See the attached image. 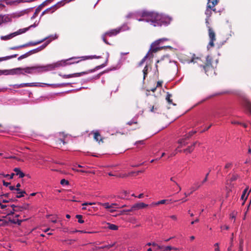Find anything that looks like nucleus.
Here are the masks:
<instances>
[{
  "instance_id": "nucleus-61",
  "label": "nucleus",
  "mask_w": 251,
  "mask_h": 251,
  "mask_svg": "<svg viewBox=\"0 0 251 251\" xmlns=\"http://www.w3.org/2000/svg\"><path fill=\"white\" fill-rule=\"evenodd\" d=\"M7 72L5 71V70H0V75H5V74Z\"/></svg>"
},
{
  "instance_id": "nucleus-58",
  "label": "nucleus",
  "mask_w": 251,
  "mask_h": 251,
  "mask_svg": "<svg viewBox=\"0 0 251 251\" xmlns=\"http://www.w3.org/2000/svg\"><path fill=\"white\" fill-rule=\"evenodd\" d=\"M95 203L94 202H85V203H84L82 204V205L83 206H84V205H93V204H95Z\"/></svg>"
},
{
  "instance_id": "nucleus-21",
  "label": "nucleus",
  "mask_w": 251,
  "mask_h": 251,
  "mask_svg": "<svg viewBox=\"0 0 251 251\" xmlns=\"http://www.w3.org/2000/svg\"><path fill=\"white\" fill-rule=\"evenodd\" d=\"M80 60H85L87 59H99L100 58V56L95 55H90V56H83L80 57Z\"/></svg>"
},
{
  "instance_id": "nucleus-40",
  "label": "nucleus",
  "mask_w": 251,
  "mask_h": 251,
  "mask_svg": "<svg viewBox=\"0 0 251 251\" xmlns=\"http://www.w3.org/2000/svg\"><path fill=\"white\" fill-rule=\"evenodd\" d=\"M25 194H26L25 191H22L21 192H18L16 197L17 198H21L24 196Z\"/></svg>"
},
{
  "instance_id": "nucleus-4",
  "label": "nucleus",
  "mask_w": 251,
  "mask_h": 251,
  "mask_svg": "<svg viewBox=\"0 0 251 251\" xmlns=\"http://www.w3.org/2000/svg\"><path fill=\"white\" fill-rule=\"evenodd\" d=\"M108 57H109V53L108 52H107L106 53V58H105V61L104 63H103V64H102L100 65L97 66L95 69H94L93 70H89L88 72H81V73H78V74H74V75H63V77L65 78H70V77H72L74 76V75H75V76H80V75H83V74H88L89 73H92V72L95 71L97 70H99V69H100V68H102L105 67L106 65V64L107 63V62L108 61Z\"/></svg>"
},
{
  "instance_id": "nucleus-23",
  "label": "nucleus",
  "mask_w": 251,
  "mask_h": 251,
  "mask_svg": "<svg viewBox=\"0 0 251 251\" xmlns=\"http://www.w3.org/2000/svg\"><path fill=\"white\" fill-rule=\"evenodd\" d=\"M14 34H15L14 33H12L7 35L1 36L0 39L1 40H4V41L10 40V39H12V38H13L14 37H15Z\"/></svg>"
},
{
  "instance_id": "nucleus-10",
  "label": "nucleus",
  "mask_w": 251,
  "mask_h": 251,
  "mask_svg": "<svg viewBox=\"0 0 251 251\" xmlns=\"http://www.w3.org/2000/svg\"><path fill=\"white\" fill-rule=\"evenodd\" d=\"M171 62V60L170 58V56L168 55H164L160 60H158L156 62V64L155 65V68L156 69V71L157 72V73L158 74V65L157 63H162L163 65L167 64Z\"/></svg>"
},
{
  "instance_id": "nucleus-47",
  "label": "nucleus",
  "mask_w": 251,
  "mask_h": 251,
  "mask_svg": "<svg viewBox=\"0 0 251 251\" xmlns=\"http://www.w3.org/2000/svg\"><path fill=\"white\" fill-rule=\"evenodd\" d=\"M105 36H106L105 35V33L104 34H103L102 36V40L107 45H110V44L108 43V42L107 41V40L106 39V38H105Z\"/></svg>"
},
{
  "instance_id": "nucleus-53",
  "label": "nucleus",
  "mask_w": 251,
  "mask_h": 251,
  "mask_svg": "<svg viewBox=\"0 0 251 251\" xmlns=\"http://www.w3.org/2000/svg\"><path fill=\"white\" fill-rule=\"evenodd\" d=\"M162 83H163L162 81H158L157 82V85H156V87H162Z\"/></svg>"
},
{
  "instance_id": "nucleus-59",
  "label": "nucleus",
  "mask_w": 251,
  "mask_h": 251,
  "mask_svg": "<svg viewBox=\"0 0 251 251\" xmlns=\"http://www.w3.org/2000/svg\"><path fill=\"white\" fill-rule=\"evenodd\" d=\"M10 182H6L5 180H3V185L6 187L10 185Z\"/></svg>"
},
{
  "instance_id": "nucleus-56",
  "label": "nucleus",
  "mask_w": 251,
  "mask_h": 251,
  "mask_svg": "<svg viewBox=\"0 0 251 251\" xmlns=\"http://www.w3.org/2000/svg\"><path fill=\"white\" fill-rule=\"evenodd\" d=\"M72 169L74 170V171H75L76 172H81V173H85L86 172L84 170H79V169H75V168H73Z\"/></svg>"
},
{
  "instance_id": "nucleus-26",
  "label": "nucleus",
  "mask_w": 251,
  "mask_h": 251,
  "mask_svg": "<svg viewBox=\"0 0 251 251\" xmlns=\"http://www.w3.org/2000/svg\"><path fill=\"white\" fill-rule=\"evenodd\" d=\"M177 250L176 248L173 247L171 246H163L162 251H170L171 250Z\"/></svg>"
},
{
  "instance_id": "nucleus-62",
  "label": "nucleus",
  "mask_w": 251,
  "mask_h": 251,
  "mask_svg": "<svg viewBox=\"0 0 251 251\" xmlns=\"http://www.w3.org/2000/svg\"><path fill=\"white\" fill-rule=\"evenodd\" d=\"M156 247H157V250H160L161 251H162V249H163V246L162 245H157Z\"/></svg>"
},
{
  "instance_id": "nucleus-46",
  "label": "nucleus",
  "mask_w": 251,
  "mask_h": 251,
  "mask_svg": "<svg viewBox=\"0 0 251 251\" xmlns=\"http://www.w3.org/2000/svg\"><path fill=\"white\" fill-rule=\"evenodd\" d=\"M210 170L209 171V172L206 175L204 179L203 180V181L201 182V184H203L204 182H205L207 180L208 176L209 175V172H210Z\"/></svg>"
},
{
  "instance_id": "nucleus-15",
  "label": "nucleus",
  "mask_w": 251,
  "mask_h": 251,
  "mask_svg": "<svg viewBox=\"0 0 251 251\" xmlns=\"http://www.w3.org/2000/svg\"><path fill=\"white\" fill-rule=\"evenodd\" d=\"M34 67H28L25 68H22V70L24 71V73H20V74H22L23 75H25V73L33 74H34Z\"/></svg>"
},
{
  "instance_id": "nucleus-52",
  "label": "nucleus",
  "mask_w": 251,
  "mask_h": 251,
  "mask_svg": "<svg viewBox=\"0 0 251 251\" xmlns=\"http://www.w3.org/2000/svg\"><path fill=\"white\" fill-rule=\"evenodd\" d=\"M232 164L231 163H227L225 166V169L229 168L232 166Z\"/></svg>"
},
{
  "instance_id": "nucleus-19",
  "label": "nucleus",
  "mask_w": 251,
  "mask_h": 251,
  "mask_svg": "<svg viewBox=\"0 0 251 251\" xmlns=\"http://www.w3.org/2000/svg\"><path fill=\"white\" fill-rule=\"evenodd\" d=\"M22 68H17L11 70H5V71L7 72L5 74V75H14L15 74H17L16 71L18 70H22Z\"/></svg>"
},
{
  "instance_id": "nucleus-8",
  "label": "nucleus",
  "mask_w": 251,
  "mask_h": 251,
  "mask_svg": "<svg viewBox=\"0 0 251 251\" xmlns=\"http://www.w3.org/2000/svg\"><path fill=\"white\" fill-rule=\"evenodd\" d=\"M46 38H44L41 40L37 41V42H29L28 43L25 44V45H21L19 46L11 47V48H10V50H17L20 48H24V47L29 46H35V45H38L39 44H41L43 41H44L46 40Z\"/></svg>"
},
{
  "instance_id": "nucleus-48",
  "label": "nucleus",
  "mask_w": 251,
  "mask_h": 251,
  "mask_svg": "<svg viewBox=\"0 0 251 251\" xmlns=\"http://www.w3.org/2000/svg\"><path fill=\"white\" fill-rule=\"evenodd\" d=\"M61 143H62L64 145L66 144V142L64 141V140L61 139H59L56 141L57 145H60Z\"/></svg>"
},
{
  "instance_id": "nucleus-7",
  "label": "nucleus",
  "mask_w": 251,
  "mask_h": 251,
  "mask_svg": "<svg viewBox=\"0 0 251 251\" xmlns=\"http://www.w3.org/2000/svg\"><path fill=\"white\" fill-rule=\"evenodd\" d=\"M208 28V36L210 39L209 42L207 45V49L209 50L214 46V42L216 41V34L214 31L210 27Z\"/></svg>"
},
{
  "instance_id": "nucleus-1",
  "label": "nucleus",
  "mask_w": 251,
  "mask_h": 251,
  "mask_svg": "<svg viewBox=\"0 0 251 251\" xmlns=\"http://www.w3.org/2000/svg\"><path fill=\"white\" fill-rule=\"evenodd\" d=\"M141 15L143 17V20L151 23L154 26H161L164 22L162 15L156 12L145 11Z\"/></svg>"
},
{
  "instance_id": "nucleus-29",
  "label": "nucleus",
  "mask_w": 251,
  "mask_h": 251,
  "mask_svg": "<svg viewBox=\"0 0 251 251\" xmlns=\"http://www.w3.org/2000/svg\"><path fill=\"white\" fill-rule=\"evenodd\" d=\"M149 67L148 65H146L144 67L143 73V80H144L147 77L148 74Z\"/></svg>"
},
{
  "instance_id": "nucleus-16",
  "label": "nucleus",
  "mask_w": 251,
  "mask_h": 251,
  "mask_svg": "<svg viewBox=\"0 0 251 251\" xmlns=\"http://www.w3.org/2000/svg\"><path fill=\"white\" fill-rule=\"evenodd\" d=\"M198 143L197 142H195L193 143V145H192L190 146H189L186 149L183 150V151H180V152H183L186 153H191L193 151L194 149V147L195 145Z\"/></svg>"
},
{
  "instance_id": "nucleus-32",
  "label": "nucleus",
  "mask_w": 251,
  "mask_h": 251,
  "mask_svg": "<svg viewBox=\"0 0 251 251\" xmlns=\"http://www.w3.org/2000/svg\"><path fill=\"white\" fill-rule=\"evenodd\" d=\"M245 106L248 109L251 114V102L248 100L246 101L245 102Z\"/></svg>"
},
{
  "instance_id": "nucleus-17",
  "label": "nucleus",
  "mask_w": 251,
  "mask_h": 251,
  "mask_svg": "<svg viewBox=\"0 0 251 251\" xmlns=\"http://www.w3.org/2000/svg\"><path fill=\"white\" fill-rule=\"evenodd\" d=\"M94 138L96 141H98L99 143L100 142L102 143L103 142V138L101 137L100 133L98 131L94 132Z\"/></svg>"
},
{
  "instance_id": "nucleus-45",
  "label": "nucleus",
  "mask_w": 251,
  "mask_h": 251,
  "mask_svg": "<svg viewBox=\"0 0 251 251\" xmlns=\"http://www.w3.org/2000/svg\"><path fill=\"white\" fill-rule=\"evenodd\" d=\"M9 212L7 214V215H13L14 214L15 212H17L18 210H15V209H13L12 210H8Z\"/></svg>"
},
{
  "instance_id": "nucleus-9",
  "label": "nucleus",
  "mask_w": 251,
  "mask_h": 251,
  "mask_svg": "<svg viewBox=\"0 0 251 251\" xmlns=\"http://www.w3.org/2000/svg\"><path fill=\"white\" fill-rule=\"evenodd\" d=\"M81 61V60H80V57H73L65 60L60 61L59 62H63L65 64H63L61 66H65L67 65H71L74 63H78Z\"/></svg>"
},
{
  "instance_id": "nucleus-44",
  "label": "nucleus",
  "mask_w": 251,
  "mask_h": 251,
  "mask_svg": "<svg viewBox=\"0 0 251 251\" xmlns=\"http://www.w3.org/2000/svg\"><path fill=\"white\" fill-rule=\"evenodd\" d=\"M12 223L17 224L18 225H21L22 222L23 221V220H18L17 222H16L14 220H9Z\"/></svg>"
},
{
  "instance_id": "nucleus-36",
  "label": "nucleus",
  "mask_w": 251,
  "mask_h": 251,
  "mask_svg": "<svg viewBox=\"0 0 251 251\" xmlns=\"http://www.w3.org/2000/svg\"><path fill=\"white\" fill-rule=\"evenodd\" d=\"M35 86L33 83H22L19 85L18 87H31Z\"/></svg>"
},
{
  "instance_id": "nucleus-24",
  "label": "nucleus",
  "mask_w": 251,
  "mask_h": 251,
  "mask_svg": "<svg viewBox=\"0 0 251 251\" xmlns=\"http://www.w3.org/2000/svg\"><path fill=\"white\" fill-rule=\"evenodd\" d=\"M14 171L16 173V175L19 176V177L20 178H23L25 176V174L22 172L19 168H14Z\"/></svg>"
},
{
  "instance_id": "nucleus-43",
  "label": "nucleus",
  "mask_w": 251,
  "mask_h": 251,
  "mask_svg": "<svg viewBox=\"0 0 251 251\" xmlns=\"http://www.w3.org/2000/svg\"><path fill=\"white\" fill-rule=\"evenodd\" d=\"M243 241L242 240H241L240 241V245H239L238 251H243Z\"/></svg>"
},
{
  "instance_id": "nucleus-28",
  "label": "nucleus",
  "mask_w": 251,
  "mask_h": 251,
  "mask_svg": "<svg viewBox=\"0 0 251 251\" xmlns=\"http://www.w3.org/2000/svg\"><path fill=\"white\" fill-rule=\"evenodd\" d=\"M186 140V139L184 137L179 140L178 141V144H180V145L178 146V148H181L183 146L186 145L187 144V143L185 142Z\"/></svg>"
},
{
  "instance_id": "nucleus-18",
  "label": "nucleus",
  "mask_w": 251,
  "mask_h": 251,
  "mask_svg": "<svg viewBox=\"0 0 251 251\" xmlns=\"http://www.w3.org/2000/svg\"><path fill=\"white\" fill-rule=\"evenodd\" d=\"M147 206H148V204H146L143 202L137 203L133 205V208H135V210L144 208Z\"/></svg>"
},
{
  "instance_id": "nucleus-12",
  "label": "nucleus",
  "mask_w": 251,
  "mask_h": 251,
  "mask_svg": "<svg viewBox=\"0 0 251 251\" xmlns=\"http://www.w3.org/2000/svg\"><path fill=\"white\" fill-rule=\"evenodd\" d=\"M122 30V27H119L116 29H112L110 31H107L105 32V35L111 37L113 36H115L119 33Z\"/></svg>"
},
{
  "instance_id": "nucleus-42",
  "label": "nucleus",
  "mask_w": 251,
  "mask_h": 251,
  "mask_svg": "<svg viewBox=\"0 0 251 251\" xmlns=\"http://www.w3.org/2000/svg\"><path fill=\"white\" fill-rule=\"evenodd\" d=\"M69 183V182L65 179H62L61 180L60 184L62 185H68Z\"/></svg>"
},
{
  "instance_id": "nucleus-57",
  "label": "nucleus",
  "mask_w": 251,
  "mask_h": 251,
  "mask_svg": "<svg viewBox=\"0 0 251 251\" xmlns=\"http://www.w3.org/2000/svg\"><path fill=\"white\" fill-rule=\"evenodd\" d=\"M133 17V14L132 13H130L129 14H128L126 16V17L127 18V19H129V18H131Z\"/></svg>"
},
{
  "instance_id": "nucleus-54",
  "label": "nucleus",
  "mask_w": 251,
  "mask_h": 251,
  "mask_svg": "<svg viewBox=\"0 0 251 251\" xmlns=\"http://www.w3.org/2000/svg\"><path fill=\"white\" fill-rule=\"evenodd\" d=\"M134 210H135V208H133V205H132L130 209L125 210H124V211L126 212H132Z\"/></svg>"
},
{
  "instance_id": "nucleus-34",
  "label": "nucleus",
  "mask_w": 251,
  "mask_h": 251,
  "mask_svg": "<svg viewBox=\"0 0 251 251\" xmlns=\"http://www.w3.org/2000/svg\"><path fill=\"white\" fill-rule=\"evenodd\" d=\"M172 95L169 94L168 92L167 94L166 100L169 104H173L172 100L171 99Z\"/></svg>"
},
{
  "instance_id": "nucleus-27",
  "label": "nucleus",
  "mask_w": 251,
  "mask_h": 251,
  "mask_svg": "<svg viewBox=\"0 0 251 251\" xmlns=\"http://www.w3.org/2000/svg\"><path fill=\"white\" fill-rule=\"evenodd\" d=\"M97 204L99 205L103 206L106 209L112 208V206L108 202L101 203L98 202Z\"/></svg>"
},
{
  "instance_id": "nucleus-51",
  "label": "nucleus",
  "mask_w": 251,
  "mask_h": 251,
  "mask_svg": "<svg viewBox=\"0 0 251 251\" xmlns=\"http://www.w3.org/2000/svg\"><path fill=\"white\" fill-rule=\"evenodd\" d=\"M164 47H161V48H153L152 49V52H156V51H157L158 50H160L163 48H164Z\"/></svg>"
},
{
  "instance_id": "nucleus-49",
  "label": "nucleus",
  "mask_w": 251,
  "mask_h": 251,
  "mask_svg": "<svg viewBox=\"0 0 251 251\" xmlns=\"http://www.w3.org/2000/svg\"><path fill=\"white\" fill-rule=\"evenodd\" d=\"M29 206V205L27 204H24L23 206L20 207L19 206V208H21V209L23 210V209H28Z\"/></svg>"
},
{
  "instance_id": "nucleus-38",
  "label": "nucleus",
  "mask_w": 251,
  "mask_h": 251,
  "mask_svg": "<svg viewBox=\"0 0 251 251\" xmlns=\"http://www.w3.org/2000/svg\"><path fill=\"white\" fill-rule=\"evenodd\" d=\"M114 245H115V243H113L112 244H109V245H106L104 246L97 247L96 249H103L107 248V249H109L110 248L113 247Z\"/></svg>"
},
{
  "instance_id": "nucleus-55",
  "label": "nucleus",
  "mask_w": 251,
  "mask_h": 251,
  "mask_svg": "<svg viewBox=\"0 0 251 251\" xmlns=\"http://www.w3.org/2000/svg\"><path fill=\"white\" fill-rule=\"evenodd\" d=\"M15 174L14 173H12L10 175H6L5 176V177H8L9 176V178L10 179H12L13 178V176H14Z\"/></svg>"
},
{
  "instance_id": "nucleus-5",
  "label": "nucleus",
  "mask_w": 251,
  "mask_h": 251,
  "mask_svg": "<svg viewBox=\"0 0 251 251\" xmlns=\"http://www.w3.org/2000/svg\"><path fill=\"white\" fill-rule=\"evenodd\" d=\"M50 42V41H47L44 45L42 46L37 48V49L31 50L25 53L24 54H23L19 56L18 58V60H21L24 58H25L29 55H30L32 54L35 53L36 52H38V51H41L43 49H44Z\"/></svg>"
},
{
  "instance_id": "nucleus-35",
  "label": "nucleus",
  "mask_w": 251,
  "mask_h": 251,
  "mask_svg": "<svg viewBox=\"0 0 251 251\" xmlns=\"http://www.w3.org/2000/svg\"><path fill=\"white\" fill-rule=\"evenodd\" d=\"M168 39L166 38H161V39H159L155 41L154 42V44L155 45H158L161 42H163V41H168Z\"/></svg>"
},
{
  "instance_id": "nucleus-6",
  "label": "nucleus",
  "mask_w": 251,
  "mask_h": 251,
  "mask_svg": "<svg viewBox=\"0 0 251 251\" xmlns=\"http://www.w3.org/2000/svg\"><path fill=\"white\" fill-rule=\"evenodd\" d=\"M218 2L219 0H208L206 9L205 11L206 18H210L212 14V8H214Z\"/></svg>"
},
{
  "instance_id": "nucleus-20",
  "label": "nucleus",
  "mask_w": 251,
  "mask_h": 251,
  "mask_svg": "<svg viewBox=\"0 0 251 251\" xmlns=\"http://www.w3.org/2000/svg\"><path fill=\"white\" fill-rule=\"evenodd\" d=\"M34 26V25H31L30 26H29L28 27H26V28H23V29H19V30H18L17 31H16V32H13L14 33H15V36L18 35H19L20 34H22V33H25V32L26 31H27L30 27H33Z\"/></svg>"
},
{
  "instance_id": "nucleus-41",
  "label": "nucleus",
  "mask_w": 251,
  "mask_h": 251,
  "mask_svg": "<svg viewBox=\"0 0 251 251\" xmlns=\"http://www.w3.org/2000/svg\"><path fill=\"white\" fill-rule=\"evenodd\" d=\"M75 217L78 219V222L79 223L82 224L84 223V221L82 220V216L81 215H76Z\"/></svg>"
},
{
  "instance_id": "nucleus-14",
  "label": "nucleus",
  "mask_w": 251,
  "mask_h": 251,
  "mask_svg": "<svg viewBox=\"0 0 251 251\" xmlns=\"http://www.w3.org/2000/svg\"><path fill=\"white\" fill-rule=\"evenodd\" d=\"M47 1H45L40 4L35 10V12L34 13L33 16L31 17V19H34L36 16L39 14L40 12L41 11L43 7H44L46 4Z\"/></svg>"
},
{
  "instance_id": "nucleus-2",
  "label": "nucleus",
  "mask_w": 251,
  "mask_h": 251,
  "mask_svg": "<svg viewBox=\"0 0 251 251\" xmlns=\"http://www.w3.org/2000/svg\"><path fill=\"white\" fill-rule=\"evenodd\" d=\"M191 62L197 63L201 69V71H203L207 75L215 74V70L212 65V58L210 55L206 56L205 61L203 64H202L201 60L198 57L193 58L191 60Z\"/></svg>"
},
{
  "instance_id": "nucleus-63",
  "label": "nucleus",
  "mask_w": 251,
  "mask_h": 251,
  "mask_svg": "<svg viewBox=\"0 0 251 251\" xmlns=\"http://www.w3.org/2000/svg\"><path fill=\"white\" fill-rule=\"evenodd\" d=\"M221 228L228 230L229 229V226H228L225 225V226H221Z\"/></svg>"
},
{
  "instance_id": "nucleus-64",
  "label": "nucleus",
  "mask_w": 251,
  "mask_h": 251,
  "mask_svg": "<svg viewBox=\"0 0 251 251\" xmlns=\"http://www.w3.org/2000/svg\"><path fill=\"white\" fill-rule=\"evenodd\" d=\"M170 218L175 221L177 220V217L176 215H172L170 216Z\"/></svg>"
},
{
  "instance_id": "nucleus-60",
  "label": "nucleus",
  "mask_w": 251,
  "mask_h": 251,
  "mask_svg": "<svg viewBox=\"0 0 251 251\" xmlns=\"http://www.w3.org/2000/svg\"><path fill=\"white\" fill-rule=\"evenodd\" d=\"M212 126V124H210L208 126H207L205 129H204L202 131H201V132H203L208 130Z\"/></svg>"
},
{
  "instance_id": "nucleus-31",
  "label": "nucleus",
  "mask_w": 251,
  "mask_h": 251,
  "mask_svg": "<svg viewBox=\"0 0 251 251\" xmlns=\"http://www.w3.org/2000/svg\"><path fill=\"white\" fill-rule=\"evenodd\" d=\"M126 124L129 125V126H131L132 124H134V125H137V127L134 128L135 129H136V128H139V127L138 126V122H137V120H135L134 119H133L131 121L128 122L126 123Z\"/></svg>"
},
{
  "instance_id": "nucleus-22",
  "label": "nucleus",
  "mask_w": 251,
  "mask_h": 251,
  "mask_svg": "<svg viewBox=\"0 0 251 251\" xmlns=\"http://www.w3.org/2000/svg\"><path fill=\"white\" fill-rule=\"evenodd\" d=\"M248 189L249 188L247 187L244 190L241 197V199L242 200H246L247 199L248 195L249 194V193L251 191V190H250L249 192H248Z\"/></svg>"
},
{
  "instance_id": "nucleus-3",
  "label": "nucleus",
  "mask_w": 251,
  "mask_h": 251,
  "mask_svg": "<svg viewBox=\"0 0 251 251\" xmlns=\"http://www.w3.org/2000/svg\"><path fill=\"white\" fill-rule=\"evenodd\" d=\"M65 65L63 62H57L56 63L48 64L45 66H35L34 67V74L42 73L43 72L50 71L54 70L56 68L60 67L62 65Z\"/></svg>"
},
{
  "instance_id": "nucleus-33",
  "label": "nucleus",
  "mask_w": 251,
  "mask_h": 251,
  "mask_svg": "<svg viewBox=\"0 0 251 251\" xmlns=\"http://www.w3.org/2000/svg\"><path fill=\"white\" fill-rule=\"evenodd\" d=\"M196 133V131H190L188 134H186L184 137L186 139H189L192 136Z\"/></svg>"
},
{
  "instance_id": "nucleus-50",
  "label": "nucleus",
  "mask_w": 251,
  "mask_h": 251,
  "mask_svg": "<svg viewBox=\"0 0 251 251\" xmlns=\"http://www.w3.org/2000/svg\"><path fill=\"white\" fill-rule=\"evenodd\" d=\"M238 176L237 175H233L232 177L230 178V181H233L236 180L237 179Z\"/></svg>"
},
{
  "instance_id": "nucleus-39",
  "label": "nucleus",
  "mask_w": 251,
  "mask_h": 251,
  "mask_svg": "<svg viewBox=\"0 0 251 251\" xmlns=\"http://www.w3.org/2000/svg\"><path fill=\"white\" fill-rule=\"evenodd\" d=\"M167 201H168V200H162L156 202L152 203V205H159L160 204H165Z\"/></svg>"
},
{
  "instance_id": "nucleus-13",
  "label": "nucleus",
  "mask_w": 251,
  "mask_h": 251,
  "mask_svg": "<svg viewBox=\"0 0 251 251\" xmlns=\"http://www.w3.org/2000/svg\"><path fill=\"white\" fill-rule=\"evenodd\" d=\"M201 186V183H200L199 182H195L194 184V185L193 186H192L191 188H190V190H191V192L190 193H184V195H185V196L186 197L190 196L191 194H192V193L193 192H194L195 191H196V190H197L198 189H199L200 187Z\"/></svg>"
},
{
  "instance_id": "nucleus-25",
  "label": "nucleus",
  "mask_w": 251,
  "mask_h": 251,
  "mask_svg": "<svg viewBox=\"0 0 251 251\" xmlns=\"http://www.w3.org/2000/svg\"><path fill=\"white\" fill-rule=\"evenodd\" d=\"M107 228L111 230H116L118 229V226L114 224H110L109 223H107Z\"/></svg>"
},
{
  "instance_id": "nucleus-37",
  "label": "nucleus",
  "mask_w": 251,
  "mask_h": 251,
  "mask_svg": "<svg viewBox=\"0 0 251 251\" xmlns=\"http://www.w3.org/2000/svg\"><path fill=\"white\" fill-rule=\"evenodd\" d=\"M149 53L148 52L146 55V56H145L144 57V58L141 60V61L139 63V66H142L143 63L145 62V61H146V60L147 59L148 57H149Z\"/></svg>"
},
{
  "instance_id": "nucleus-30",
  "label": "nucleus",
  "mask_w": 251,
  "mask_h": 251,
  "mask_svg": "<svg viewBox=\"0 0 251 251\" xmlns=\"http://www.w3.org/2000/svg\"><path fill=\"white\" fill-rule=\"evenodd\" d=\"M17 55H18V54H15L11 55L10 56H7L3 57H0V59H1L0 60H1V61L7 60L8 59H11L13 58L16 57L17 56Z\"/></svg>"
},
{
  "instance_id": "nucleus-11",
  "label": "nucleus",
  "mask_w": 251,
  "mask_h": 251,
  "mask_svg": "<svg viewBox=\"0 0 251 251\" xmlns=\"http://www.w3.org/2000/svg\"><path fill=\"white\" fill-rule=\"evenodd\" d=\"M58 8V7L57 6V4L54 5L52 6L51 7L48 8L47 9H46L45 10H44L42 13L41 16H42L46 14H52L55 11H56Z\"/></svg>"
}]
</instances>
